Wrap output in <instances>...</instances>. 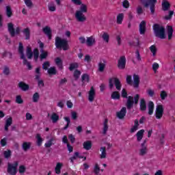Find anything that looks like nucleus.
<instances>
[{
  "instance_id": "1",
  "label": "nucleus",
  "mask_w": 175,
  "mask_h": 175,
  "mask_svg": "<svg viewBox=\"0 0 175 175\" xmlns=\"http://www.w3.org/2000/svg\"><path fill=\"white\" fill-rule=\"evenodd\" d=\"M122 98H126L127 99L126 106L128 110H131L133 107V105H137L139 103V99L140 98V95L136 94L134 98L132 96H128V93L125 89L122 90Z\"/></svg>"
},
{
  "instance_id": "2",
  "label": "nucleus",
  "mask_w": 175,
  "mask_h": 175,
  "mask_svg": "<svg viewBox=\"0 0 175 175\" xmlns=\"http://www.w3.org/2000/svg\"><path fill=\"white\" fill-rule=\"evenodd\" d=\"M152 28L154 36H156V38H159V39H166L165 27L159 24H154Z\"/></svg>"
},
{
  "instance_id": "3",
  "label": "nucleus",
  "mask_w": 175,
  "mask_h": 175,
  "mask_svg": "<svg viewBox=\"0 0 175 175\" xmlns=\"http://www.w3.org/2000/svg\"><path fill=\"white\" fill-rule=\"evenodd\" d=\"M55 44L56 49H62L64 51L69 50V44L66 39H62L60 37L57 36L55 38Z\"/></svg>"
},
{
  "instance_id": "4",
  "label": "nucleus",
  "mask_w": 175,
  "mask_h": 175,
  "mask_svg": "<svg viewBox=\"0 0 175 175\" xmlns=\"http://www.w3.org/2000/svg\"><path fill=\"white\" fill-rule=\"evenodd\" d=\"M114 85L118 91H121V87H122V85L121 84V81L118 78H111L109 80V90H113L114 88Z\"/></svg>"
},
{
  "instance_id": "5",
  "label": "nucleus",
  "mask_w": 175,
  "mask_h": 175,
  "mask_svg": "<svg viewBox=\"0 0 175 175\" xmlns=\"http://www.w3.org/2000/svg\"><path fill=\"white\" fill-rule=\"evenodd\" d=\"M144 4L145 8H149L150 9V13L154 14L155 13V3L157 0H140Z\"/></svg>"
},
{
  "instance_id": "6",
  "label": "nucleus",
  "mask_w": 175,
  "mask_h": 175,
  "mask_svg": "<svg viewBox=\"0 0 175 175\" xmlns=\"http://www.w3.org/2000/svg\"><path fill=\"white\" fill-rule=\"evenodd\" d=\"M8 29L11 38H14L16 35H18L21 31V29H20L18 27L15 29L14 25H13L12 23H9L8 24Z\"/></svg>"
},
{
  "instance_id": "7",
  "label": "nucleus",
  "mask_w": 175,
  "mask_h": 175,
  "mask_svg": "<svg viewBox=\"0 0 175 175\" xmlns=\"http://www.w3.org/2000/svg\"><path fill=\"white\" fill-rule=\"evenodd\" d=\"M41 76L40 67H38L35 70V80H37L39 88H43V87H44V81H43L42 79H40Z\"/></svg>"
},
{
  "instance_id": "8",
  "label": "nucleus",
  "mask_w": 175,
  "mask_h": 175,
  "mask_svg": "<svg viewBox=\"0 0 175 175\" xmlns=\"http://www.w3.org/2000/svg\"><path fill=\"white\" fill-rule=\"evenodd\" d=\"M18 166V161H15L13 164L8 163L7 172L8 174L16 175L17 174V167Z\"/></svg>"
},
{
  "instance_id": "9",
  "label": "nucleus",
  "mask_w": 175,
  "mask_h": 175,
  "mask_svg": "<svg viewBox=\"0 0 175 175\" xmlns=\"http://www.w3.org/2000/svg\"><path fill=\"white\" fill-rule=\"evenodd\" d=\"M147 139H145L142 144H141V148L139 149V155L140 157H144V155H147V152H148V148H147Z\"/></svg>"
},
{
  "instance_id": "10",
  "label": "nucleus",
  "mask_w": 175,
  "mask_h": 175,
  "mask_svg": "<svg viewBox=\"0 0 175 175\" xmlns=\"http://www.w3.org/2000/svg\"><path fill=\"white\" fill-rule=\"evenodd\" d=\"M163 116V105H159L156 107L155 117L157 120H161Z\"/></svg>"
},
{
  "instance_id": "11",
  "label": "nucleus",
  "mask_w": 175,
  "mask_h": 175,
  "mask_svg": "<svg viewBox=\"0 0 175 175\" xmlns=\"http://www.w3.org/2000/svg\"><path fill=\"white\" fill-rule=\"evenodd\" d=\"M75 18L78 23H85V21H87V17L81 12H75Z\"/></svg>"
},
{
  "instance_id": "12",
  "label": "nucleus",
  "mask_w": 175,
  "mask_h": 175,
  "mask_svg": "<svg viewBox=\"0 0 175 175\" xmlns=\"http://www.w3.org/2000/svg\"><path fill=\"white\" fill-rule=\"evenodd\" d=\"M126 65V58L125 56H121L118 61V68L120 70L125 69V66Z\"/></svg>"
},
{
  "instance_id": "13",
  "label": "nucleus",
  "mask_w": 175,
  "mask_h": 175,
  "mask_svg": "<svg viewBox=\"0 0 175 175\" xmlns=\"http://www.w3.org/2000/svg\"><path fill=\"white\" fill-rule=\"evenodd\" d=\"M96 43V40H95V37L92 36L90 37H88L86 39V45L88 47H92Z\"/></svg>"
},
{
  "instance_id": "14",
  "label": "nucleus",
  "mask_w": 175,
  "mask_h": 175,
  "mask_svg": "<svg viewBox=\"0 0 175 175\" xmlns=\"http://www.w3.org/2000/svg\"><path fill=\"white\" fill-rule=\"evenodd\" d=\"M116 116L119 120H124V118L126 116V107H123L120 111L116 113Z\"/></svg>"
},
{
  "instance_id": "15",
  "label": "nucleus",
  "mask_w": 175,
  "mask_h": 175,
  "mask_svg": "<svg viewBox=\"0 0 175 175\" xmlns=\"http://www.w3.org/2000/svg\"><path fill=\"white\" fill-rule=\"evenodd\" d=\"M139 84H140V77H139V75L135 74L133 75V88H139Z\"/></svg>"
},
{
  "instance_id": "16",
  "label": "nucleus",
  "mask_w": 175,
  "mask_h": 175,
  "mask_svg": "<svg viewBox=\"0 0 175 175\" xmlns=\"http://www.w3.org/2000/svg\"><path fill=\"white\" fill-rule=\"evenodd\" d=\"M146 21H142L139 24V33L140 35H144L146 33Z\"/></svg>"
},
{
  "instance_id": "17",
  "label": "nucleus",
  "mask_w": 175,
  "mask_h": 175,
  "mask_svg": "<svg viewBox=\"0 0 175 175\" xmlns=\"http://www.w3.org/2000/svg\"><path fill=\"white\" fill-rule=\"evenodd\" d=\"M94 99H95V89H94V87H92L89 91L88 100L94 102Z\"/></svg>"
},
{
  "instance_id": "18",
  "label": "nucleus",
  "mask_w": 175,
  "mask_h": 175,
  "mask_svg": "<svg viewBox=\"0 0 175 175\" xmlns=\"http://www.w3.org/2000/svg\"><path fill=\"white\" fill-rule=\"evenodd\" d=\"M42 31L46 36H48L49 40H51V28L49 26H46L42 29Z\"/></svg>"
},
{
  "instance_id": "19",
  "label": "nucleus",
  "mask_w": 175,
  "mask_h": 175,
  "mask_svg": "<svg viewBox=\"0 0 175 175\" xmlns=\"http://www.w3.org/2000/svg\"><path fill=\"white\" fill-rule=\"evenodd\" d=\"M106 64H107V62L105 59H103L98 63V66L99 72H103V70H105V68H106Z\"/></svg>"
},
{
  "instance_id": "20",
  "label": "nucleus",
  "mask_w": 175,
  "mask_h": 175,
  "mask_svg": "<svg viewBox=\"0 0 175 175\" xmlns=\"http://www.w3.org/2000/svg\"><path fill=\"white\" fill-rule=\"evenodd\" d=\"M148 113L149 116H152L154 113V103L152 101H149L148 103Z\"/></svg>"
},
{
  "instance_id": "21",
  "label": "nucleus",
  "mask_w": 175,
  "mask_h": 175,
  "mask_svg": "<svg viewBox=\"0 0 175 175\" xmlns=\"http://www.w3.org/2000/svg\"><path fill=\"white\" fill-rule=\"evenodd\" d=\"M12 124H13V118H12V117H10L5 121L4 129H5V131H6V132H8V131H9V126H10V125H12Z\"/></svg>"
},
{
  "instance_id": "22",
  "label": "nucleus",
  "mask_w": 175,
  "mask_h": 175,
  "mask_svg": "<svg viewBox=\"0 0 175 175\" xmlns=\"http://www.w3.org/2000/svg\"><path fill=\"white\" fill-rule=\"evenodd\" d=\"M139 120L136 119L134 121V125L132 126V128L130 130L131 133H134V132H136L139 129Z\"/></svg>"
},
{
  "instance_id": "23",
  "label": "nucleus",
  "mask_w": 175,
  "mask_h": 175,
  "mask_svg": "<svg viewBox=\"0 0 175 175\" xmlns=\"http://www.w3.org/2000/svg\"><path fill=\"white\" fill-rule=\"evenodd\" d=\"M139 107L141 111H146L147 110V105L146 104V100L144 98H142L139 103Z\"/></svg>"
},
{
  "instance_id": "24",
  "label": "nucleus",
  "mask_w": 175,
  "mask_h": 175,
  "mask_svg": "<svg viewBox=\"0 0 175 175\" xmlns=\"http://www.w3.org/2000/svg\"><path fill=\"white\" fill-rule=\"evenodd\" d=\"M18 86L23 91H28V90H29V85H28L24 82H19Z\"/></svg>"
},
{
  "instance_id": "25",
  "label": "nucleus",
  "mask_w": 175,
  "mask_h": 175,
  "mask_svg": "<svg viewBox=\"0 0 175 175\" xmlns=\"http://www.w3.org/2000/svg\"><path fill=\"white\" fill-rule=\"evenodd\" d=\"M18 53L21 55V59L25 58V55H24V46L21 42L19 43Z\"/></svg>"
},
{
  "instance_id": "26",
  "label": "nucleus",
  "mask_w": 175,
  "mask_h": 175,
  "mask_svg": "<svg viewBox=\"0 0 175 175\" xmlns=\"http://www.w3.org/2000/svg\"><path fill=\"white\" fill-rule=\"evenodd\" d=\"M31 146H32V144L31 142H25L22 144V148L23 151L26 152L31 148Z\"/></svg>"
},
{
  "instance_id": "27",
  "label": "nucleus",
  "mask_w": 175,
  "mask_h": 175,
  "mask_svg": "<svg viewBox=\"0 0 175 175\" xmlns=\"http://www.w3.org/2000/svg\"><path fill=\"white\" fill-rule=\"evenodd\" d=\"M167 31L168 35V40H172V38H173V27L171 25L167 26Z\"/></svg>"
},
{
  "instance_id": "28",
  "label": "nucleus",
  "mask_w": 175,
  "mask_h": 175,
  "mask_svg": "<svg viewBox=\"0 0 175 175\" xmlns=\"http://www.w3.org/2000/svg\"><path fill=\"white\" fill-rule=\"evenodd\" d=\"M51 120L53 124H56L59 120V116L55 113H53L51 116Z\"/></svg>"
},
{
  "instance_id": "29",
  "label": "nucleus",
  "mask_w": 175,
  "mask_h": 175,
  "mask_svg": "<svg viewBox=\"0 0 175 175\" xmlns=\"http://www.w3.org/2000/svg\"><path fill=\"white\" fill-rule=\"evenodd\" d=\"M23 32L25 36L26 40H29L31 38V31H29V28H25V29H23Z\"/></svg>"
},
{
  "instance_id": "30",
  "label": "nucleus",
  "mask_w": 175,
  "mask_h": 175,
  "mask_svg": "<svg viewBox=\"0 0 175 175\" xmlns=\"http://www.w3.org/2000/svg\"><path fill=\"white\" fill-rule=\"evenodd\" d=\"M26 55L28 59H32V57L33 55V53H32V49L30 46L27 47L26 50Z\"/></svg>"
},
{
  "instance_id": "31",
  "label": "nucleus",
  "mask_w": 175,
  "mask_h": 175,
  "mask_svg": "<svg viewBox=\"0 0 175 175\" xmlns=\"http://www.w3.org/2000/svg\"><path fill=\"white\" fill-rule=\"evenodd\" d=\"M107 122H109V120L107 119H105L103 129V135H106V133H107V131L109 130V126L107 125Z\"/></svg>"
},
{
  "instance_id": "32",
  "label": "nucleus",
  "mask_w": 175,
  "mask_h": 175,
  "mask_svg": "<svg viewBox=\"0 0 175 175\" xmlns=\"http://www.w3.org/2000/svg\"><path fill=\"white\" fill-rule=\"evenodd\" d=\"M161 6H162V10H163V12H166L169 10V9H170V3H169V1L162 2Z\"/></svg>"
},
{
  "instance_id": "33",
  "label": "nucleus",
  "mask_w": 175,
  "mask_h": 175,
  "mask_svg": "<svg viewBox=\"0 0 175 175\" xmlns=\"http://www.w3.org/2000/svg\"><path fill=\"white\" fill-rule=\"evenodd\" d=\"M144 135V129H142L140 131H139L137 134H136V136H137V140L138 142H141L142 141V139H143V135Z\"/></svg>"
},
{
  "instance_id": "34",
  "label": "nucleus",
  "mask_w": 175,
  "mask_h": 175,
  "mask_svg": "<svg viewBox=\"0 0 175 175\" xmlns=\"http://www.w3.org/2000/svg\"><path fill=\"white\" fill-rule=\"evenodd\" d=\"M111 99H113L114 100H117L121 98V96L120 95V93L117 91L113 92L111 95Z\"/></svg>"
},
{
  "instance_id": "35",
  "label": "nucleus",
  "mask_w": 175,
  "mask_h": 175,
  "mask_svg": "<svg viewBox=\"0 0 175 175\" xmlns=\"http://www.w3.org/2000/svg\"><path fill=\"white\" fill-rule=\"evenodd\" d=\"M100 151L101 152V155H100V159H105L106 155H107V153L106 152V147H101Z\"/></svg>"
},
{
  "instance_id": "36",
  "label": "nucleus",
  "mask_w": 175,
  "mask_h": 175,
  "mask_svg": "<svg viewBox=\"0 0 175 175\" xmlns=\"http://www.w3.org/2000/svg\"><path fill=\"white\" fill-rule=\"evenodd\" d=\"M92 147V144L91 143V141H87L83 142V148L85 150H91V148Z\"/></svg>"
},
{
  "instance_id": "37",
  "label": "nucleus",
  "mask_w": 175,
  "mask_h": 175,
  "mask_svg": "<svg viewBox=\"0 0 175 175\" xmlns=\"http://www.w3.org/2000/svg\"><path fill=\"white\" fill-rule=\"evenodd\" d=\"M77 12H81V13H87L88 12V7L85 4H81L80 9L79 10H77Z\"/></svg>"
},
{
  "instance_id": "38",
  "label": "nucleus",
  "mask_w": 175,
  "mask_h": 175,
  "mask_svg": "<svg viewBox=\"0 0 175 175\" xmlns=\"http://www.w3.org/2000/svg\"><path fill=\"white\" fill-rule=\"evenodd\" d=\"M62 167V163H57V165H56V167H55L56 174H61V168Z\"/></svg>"
},
{
  "instance_id": "39",
  "label": "nucleus",
  "mask_w": 175,
  "mask_h": 175,
  "mask_svg": "<svg viewBox=\"0 0 175 175\" xmlns=\"http://www.w3.org/2000/svg\"><path fill=\"white\" fill-rule=\"evenodd\" d=\"M48 8L50 12H55V4L54 2L51 1L48 4Z\"/></svg>"
},
{
  "instance_id": "40",
  "label": "nucleus",
  "mask_w": 175,
  "mask_h": 175,
  "mask_svg": "<svg viewBox=\"0 0 175 175\" xmlns=\"http://www.w3.org/2000/svg\"><path fill=\"white\" fill-rule=\"evenodd\" d=\"M55 64L60 70H62V68H63V66H62V60L61 59V58H59V57L56 58L55 59Z\"/></svg>"
},
{
  "instance_id": "41",
  "label": "nucleus",
  "mask_w": 175,
  "mask_h": 175,
  "mask_svg": "<svg viewBox=\"0 0 175 175\" xmlns=\"http://www.w3.org/2000/svg\"><path fill=\"white\" fill-rule=\"evenodd\" d=\"M47 72L49 75H57V69H55V66H53L49 68Z\"/></svg>"
},
{
  "instance_id": "42",
  "label": "nucleus",
  "mask_w": 175,
  "mask_h": 175,
  "mask_svg": "<svg viewBox=\"0 0 175 175\" xmlns=\"http://www.w3.org/2000/svg\"><path fill=\"white\" fill-rule=\"evenodd\" d=\"M122 20H124V14L120 13L117 16V24H122Z\"/></svg>"
},
{
  "instance_id": "43",
  "label": "nucleus",
  "mask_w": 175,
  "mask_h": 175,
  "mask_svg": "<svg viewBox=\"0 0 175 175\" xmlns=\"http://www.w3.org/2000/svg\"><path fill=\"white\" fill-rule=\"evenodd\" d=\"M23 60V65H26L29 69V70H31L32 69V66L31 65V63L27 60V58L24 57L22 59Z\"/></svg>"
},
{
  "instance_id": "44",
  "label": "nucleus",
  "mask_w": 175,
  "mask_h": 175,
  "mask_svg": "<svg viewBox=\"0 0 175 175\" xmlns=\"http://www.w3.org/2000/svg\"><path fill=\"white\" fill-rule=\"evenodd\" d=\"M77 68H79V63H72L70 64L69 70L72 72V70H75Z\"/></svg>"
},
{
  "instance_id": "45",
  "label": "nucleus",
  "mask_w": 175,
  "mask_h": 175,
  "mask_svg": "<svg viewBox=\"0 0 175 175\" xmlns=\"http://www.w3.org/2000/svg\"><path fill=\"white\" fill-rule=\"evenodd\" d=\"M2 55L3 58H5L6 57H9L10 59H12V58H13V54L12 53V52L5 51L4 53H3Z\"/></svg>"
},
{
  "instance_id": "46",
  "label": "nucleus",
  "mask_w": 175,
  "mask_h": 175,
  "mask_svg": "<svg viewBox=\"0 0 175 175\" xmlns=\"http://www.w3.org/2000/svg\"><path fill=\"white\" fill-rule=\"evenodd\" d=\"M36 139L37 144L39 147H40V146H42V143H43V139H42V137H40V134H37Z\"/></svg>"
},
{
  "instance_id": "47",
  "label": "nucleus",
  "mask_w": 175,
  "mask_h": 175,
  "mask_svg": "<svg viewBox=\"0 0 175 175\" xmlns=\"http://www.w3.org/2000/svg\"><path fill=\"white\" fill-rule=\"evenodd\" d=\"M3 155H4V158H5L6 159H9V158L12 157V151L10 150H5L3 152Z\"/></svg>"
},
{
  "instance_id": "48",
  "label": "nucleus",
  "mask_w": 175,
  "mask_h": 175,
  "mask_svg": "<svg viewBox=\"0 0 175 175\" xmlns=\"http://www.w3.org/2000/svg\"><path fill=\"white\" fill-rule=\"evenodd\" d=\"M3 73L5 75V76H9V75H10V68H9L8 66H5L3 70Z\"/></svg>"
},
{
  "instance_id": "49",
  "label": "nucleus",
  "mask_w": 175,
  "mask_h": 175,
  "mask_svg": "<svg viewBox=\"0 0 175 175\" xmlns=\"http://www.w3.org/2000/svg\"><path fill=\"white\" fill-rule=\"evenodd\" d=\"M79 158V152H75L73 157L70 158L71 163H74L75 161Z\"/></svg>"
},
{
  "instance_id": "50",
  "label": "nucleus",
  "mask_w": 175,
  "mask_h": 175,
  "mask_svg": "<svg viewBox=\"0 0 175 175\" xmlns=\"http://www.w3.org/2000/svg\"><path fill=\"white\" fill-rule=\"evenodd\" d=\"M102 38L105 43H109V36L107 33L105 32L103 33Z\"/></svg>"
},
{
  "instance_id": "51",
  "label": "nucleus",
  "mask_w": 175,
  "mask_h": 175,
  "mask_svg": "<svg viewBox=\"0 0 175 175\" xmlns=\"http://www.w3.org/2000/svg\"><path fill=\"white\" fill-rule=\"evenodd\" d=\"M82 82L87 81L88 83L90 81V75L88 74H83L81 77Z\"/></svg>"
},
{
  "instance_id": "52",
  "label": "nucleus",
  "mask_w": 175,
  "mask_h": 175,
  "mask_svg": "<svg viewBox=\"0 0 175 175\" xmlns=\"http://www.w3.org/2000/svg\"><path fill=\"white\" fill-rule=\"evenodd\" d=\"M53 142H54V138H51L50 140H49L45 144V147H46V148H50V147H51V146H53V144H54V143H53Z\"/></svg>"
},
{
  "instance_id": "53",
  "label": "nucleus",
  "mask_w": 175,
  "mask_h": 175,
  "mask_svg": "<svg viewBox=\"0 0 175 175\" xmlns=\"http://www.w3.org/2000/svg\"><path fill=\"white\" fill-rule=\"evenodd\" d=\"M5 9L8 17H12V14H13V12H12V8H10V6H6Z\"/></svg>"
},
{
  "instance_id": "54",
  "label": "nucleus",
  "mask_w": 175,
  "mask_h": 175,
  "mask_svg": "<svg viewBox=\"0 0 175 175\" xmlns=\"http://www.w3.org/2000/svg\"><path fill=\"white\" fill-rule=\"evenodd\" d=\"M24 1L26 6H27L29 9H31V8L33 7V3H32L31 0H24Z\"/></svg>"
},
{
  "instance_id": "55",
  "label": "nucleus",
  "mask_w": 175,
  "mask_h": 175,
  "mask_svg": "<svg viewBox=\"0 0 175 175\" xmlns=\"http://www.w3.org/2000/svg\"><path fill=\"white\" fill-rule=\"evenodd\" d=\"M15 102L16 103H18V105H22V103H24V100H23V98H21V96L20 95L16 96Z\"/></svg>"
},
{
  "instance_id": "56",
  "label": "nucleus",
  "mask_w": 175,
  "mask_h": 175,
  "mask_svg": "<svg viewBox=\"0 0 175 175\" xmlns=\"http://www.w3.org/2000/svg\"><path fill=\"white\" fill-rule=\"evenodd\" d=\"M39 93L36 92L33 95V102H34V103H36L39 101Z\"/></svg>"
},
{
  "instance_id": "57",
  "label": "nucleus",
  "mask_w": 175,
  "mask_h": 175,
  "mask_svg": "<svg viewBox=\"0 0 175 175\" xmlns=\"http://www.w3.org/2000/svg\"><path fill=\"white\" fill-rule=\"evenodd\" d=\"M48 56H49V52L47 51H45L44 53H41L40 55V61H43V59H46V58H47Z\"/></svg>"
},
{
  "instance_id": "58",
  "label": "nucleus",
  "mask_w": 175,
  "mask_h": 175,
  "mask_svg": "<svg viewBox=\"0 0 175 175\" xmlns=\"http://www.w3.org/2000/svg\"><path fill=\"white\" fill-rule=\"evenodd\" d=\"M49 68H50V62H45L42 64V69L44 70H49Z\"/></svg>"
},
{
  "instance_id": "59",
  "label": "nucleus",
  "mask_w": 175,
  "mask_h": 175,
  "mask_svg": "<svg viewBox=\"0 0 175 175\" xmlns=\"http://www.w3.org/2000/svg\"><path fill=\"white\" fill-rule=\"evenodd\" d=\"M149 49L152 53L153 57H155L157 54V47L155 46V45H152Z\"/></svg>"
},
{
  "instance_id": "60",
  "label": "nucleus",
  "mask_w": 175,
  "mask_h": 175,
  "mask_svg": "<svg viewBox=\"0 0 175 175\" xmlns=\"http://www.w3.org/2000/svg\"><path fill=\"white\" fill-rule=\"evenodd\" d=\"M33 57L35 61H38V58H39V50L38 49L33 50Z\"/></svg>"
},
{
  "instance_id": "61",
  "label": "nucleus",
  "mask_w": 175,
  "mask_h": 175,
  "mask_svg": "<svg viewBox=\"0 0 175 175\" xmlns=\"http://www.w3.org/2000/svg\"><path fill=\"white\" fill-rule=\"evenodd\" d=\"M80 75H81V72H80V70H76L74 72V77L75 80H79V77H80Z\"/></svg>"
},
{
  "instance_id": "62",
  "label": "nucleus",
  "mask_w": 175,
  "mask_h": 175,
  "mask_svg": "<svg viewBox=\"0 0 175 175\" xmlns=\"http://www.w3.org/2000/svg\"><path fill=\"white\" fill-rule=\"evenodd\" d=\"M25 170H27V167L24 165H20L18 168V172L20 174H24L25 173Z\"/></svg>"
},
{
  "instance_id": "63",
  "label": "nucleus",
  "mask_w": 175,
  "mask_h": 175,
  "mask_svg": "<svg viewBox=\"0 0 175 175\" xmlns=\"http://www.w3.org/2000/svg\"><path fill=\"white\" fill-rule=\"evenodd\" d=\"M160 96L162 99V100H165L166 98H167V93H166L165 91H161L160 94Z\"/></svg>"
},
{
  "instance_id": "64",
  "label": "nucleus",
  "mask_w": 175,
  "mask_h": 175,
  "mask_svg": "<svg viewBox=\"0 0 175 175\" xmlns=\"http://www.w3.org/2000/svg\"><path fill=\"white\" fill-rule=\"evenodd\" d=\"M94 172L95 174L96 175L99 174V172H100V168L99 167V165H98V163L95 165Z\"/></svg>"
}]
</instances>
